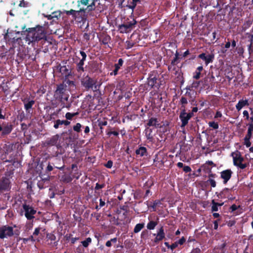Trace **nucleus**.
<instances>
[{
  "label": "nucleus",
  "mask_w": 253,
  "mask_h": 253,
  "mask_svg": "<svg viewBox=\"0 0 253 253\" xmlns=\"http://www.w3.org/2000/svg\"><path fill=\"white\" fill-rule=\"evenodd\" d=\"M25 41L28 44H35L42 40H46V32L42 26H37L35 28L27 29Z\"/></svg>",
  "instance_id": "1"
},
{
  "label": "nucleus",
  "mask_w": 253,
  "mask_h": 253,
  "mask_svg": "<svg viewBox=\"0 0 253 253\" xmlns=\"http://www.w3.org/2000/svg\"><path fill=\"white\" fill-rule=\"evenodd\" d=\"M67 91V85L64 84L58 85L54 92V97L59 100L61 102L63 100L67 101L69 98V95L66 94Z\"/></svg>",
  "instance_id": "2"
},
{
  "label": "nucleus",
  "mask_w": 253,
  "mask_h": 253,
  "mask_svg": "<svg viewBox=\"0 0 253 253\" xmlns=\"http://www.w3.org/2000/svg\"><path fill=\"white\" fill-rule=\"evenodd\" d=\"M231 156L233 158V164L238 169H243L247 167V164L243 163L244 158L242 157L241 153L238 151H236L231 153Z\"/></svg>",
  "instance_id": "3"
},
{
  "label": "nucleus",
  "mask_w": 253,
  "mask_h": 253,
  "mask_svg": "<svg viewBox=\"0 0 253 253\" xmlns=\"http://www.w3.org/2000/svg\"><path fill=\"white\" fill-rule=\"evenodd\" d=\"M37 211L35 210L32 206L26 204L22 205L21 209V215L23 214L28 220H31L35 218V214L36 213Z\"/></svg>",
  "instance_id": "4"
},
{
  "label": "nucleus",
  "mask_w": 253,
  "mask_h": 253,
  "mask_svg": "<svg viewBox=\"0 0 253 253\" xmlns=\"http://www.w3.org/2000/svg\"><path fill=\"white\" fill-rule=\"evenodd\" d=\"M82 83L83 85L87 89H91L93 91L97 89L95 81L87 76L83 79Z\"/></svg>",
  "instance_id": "5"
},
{
  "label": "nucleus",
  "mask_w": 253,
  "mask_h": 253,
  "mask_svg": "<svg viewBox=\"0 0 253 253\" xmlns=\"http://www.w3.org/2000/svg\"><path fill=\"white\" fill-rule=\"evenodd\" d=\"M136 23V21L132 19L131 20L120 25L119 29L121 33H127L132 29Z\"/></svg>",
  "instance_id": "6"
},
{
  "label": "nucleus",
  "mask_w": 253,
  "mask_h": 253,
  "mask_svg": "<svg viewBox=\"0 0 253 253\" xmlns=\"http://www.w3.org/2000/svg\"><path fill=\"white\" fill-rule=\"evenodd\" d=\"M13 235V228L8 226H3L0 228V238L4 239Z\"/></svg>",
  "instance_id": "7"
},
{
  "label": "nucleus",
  "mask_w": 253,
  "mask_h": 253,
  "mask_svg": "<svg viewBox=\"0 0 253 253\" xmlns=\"http://www.w3.org/2000/svg\"><path fill=\"white\" fill-rule=\"evenodd\" d=\"M198 57L203 60L205 62L206 65L207 66L209 64L213 61L214 55L213 53L206 54L205 53H202L199 54Z\"/></svg>",
  "instance_id": "8"
},
{
  "label": "nucleus",
  "mask_w": 253,
  "mask_h": 253,
  "mask_svg": "<svg viewBox=\"0 0 253 253\" xmlns=\"http://www.w3.org/2000/svg\"><path fill=\"white\" fill-rule=\"evenodd\" d=\"M147 126H153L155 128L161 127L160 120L157 118L151 117L148 120Z\"/></svg>",
  "instance_id": "9"
},
{
  "label": "nucleus",
  "mask_w": 253,
  "mask_h": 253,
  "mask_svg": "<svg viewBox=\"0 0 253 253\" xmlns=\"http://www.w3.org/2000/svg\"><path fill=\"white\" fill-rule=\"evenodd\" d=\"M232 174V171L231 169L224 170L220 172V176L223 179L224 184L226 183L227 181L230 179Z\"/></svg>",
  "instance_id": "10"
},
{
  "label": "nucleus",
  "mask_w": 253,
  "mask_h": 253,
  "mask_svg": "<svg viewBox=\"0 0 253 253\" xmlns=\"http://www.w3.org/2000/svg\"><path fill=\"white\" fill-rule=\"evenodd\" d=\"M154 235L156 236V237L154 239V242L155 243H157L162 240L165 237V234L163 227H161L158 231L157 233L154 234Z\"/></svg>",
  "instance_id": "11"
},
{
  "label": "nucleus",
  "mask_w": 253,
  "mask_h": 253,
  "mask_svg": "<svg viewBox=\"0 0 253 253\" xmlns=\"http://www.w3.org/2000/svg\"><path fill=\"white\" fill-rule=\"evenodd\" d=\"M10 189V181L7 178L0 181V190L8 191Z\"/></svg>",
  "instance_id": "12"
},
{
  "label": "nucleus",
  "mask_w": 253,
  "mask_h": 253,
  "mask_svg": "<svg viewBox=\"0 0 253 253\" xmlns=\"http://www.w3.org/2000/svg\"><path fill=\"white\" fill-rule=\"evenodd\" d=\"M179 118L182 122V127L185 126L188 124V121L190 120L187 115V113L185 111H183L180 113Z\"/></svg>",
  "instance_id": "13"
},
{
  "label": "nucleus",
  "mask_w": 253,
  "mask_h": 253,
  "mask_svg": "<svg viewBox=\"0 0 253 253\" xmlns=\"http://www.w3.org/2000/svg\"><path fill=\"white\" fill-rule=\"evenodd\" d=\"M124 61L122 58H120L118 60V62L115 64V69L114 71L110 73L111 75L116 76L118 74V71L120 69L121 67L123 65Z\"/></svg>",
  "instance_id": "14"
},
{
  "label": "nucleus",
  "mask_w": 253,
  "mask_h": 253,
  "mask_svg": "<svg viewBox=\"0 0 253 253\" xmlns=\"http://www.w3.org/2000/svg\"><path fill=\"white\" fill-rule=\"evenodd\" d=\"M248 100L247 99L245 100H240L239 101L238 103L236 105V108L238 111H240L243 107L246 105H248Z\"/></svg>",
  "instance_id": "15"
},
{
  "label": "nucleus",
  "mask_w": 253,
  "mask_h": 253,
  "mask_svg": "<svg viewBox=\"0 0 253 253\" xmlns=\"http://www.w3.org/2000/svg\"><path fill=\"white\" fill-rule=\"evenodd\" d=\"M70 124V122L66 121V120H57L55 122V124L54 125V127L56 129L58 128L59 127V126L60 125H64L65 126H68Z\"/></svg>",
  "instance_id": "16"
},
{
  "label": "nucleus",
  "mask_w": 253,
  "mask_h": 253,
  "mask_svg": "<svg viewBox=\"0 0 253 253\" xmlns=\"http://www.w3.org/2000/svg\"><path fill=\"white\" fill-rule=\"evenodd\" d=\"M136 154L140 156H144L147 155V149L144 147H140L138 149L136 150Z\"/></svg>",
  "instance_id": "17"
},
{
  "label": "nucleus",
  "mask_w": 253,
  "mask_h": 253,
  "mask_svg": "<svg viewBox=\"0 0 253 253\" xmlns=\"http://www.w3.org/2000/svg\"><path fill=\"white\" fill-rule=\"evenodd\" d=\"M12 130V126L11 125H7L2 127V135H6L10 133Z\"/></svg>",
  "instance_id": "18"
},
{
  "label": "nucleus",
  "mask_w": 253,
  "mask_h": 253,
  "mask_svg": "<svg viewBox=\"0 0 253 253\" xmlns=\"http://www.w3.org/2000/svg\"><path fill=\"white\" fill-rule=\"evenodd\" d=\"M152 129L151 128H146L145 130V136L147 139L152 141L153 136L152 135Z\"/></svg>",
  "instance_id": "19"
},
{
  "label": "nucleus",
  "mask_w": 253,
  "mask_h": 253,
  "mask_svg": "<svg viewBox=\"0 0 253 253\" xmlns=\"http://www.w3.org/2000/svg\"><path fill=\"white\" fill-rule=\"evenodd\" d=\"M253 132V123H250L248 125V129L246 137H251Z\"/></svg>",
  "instance_id": "20"
},
{
  "label": "nucleus",
  "mask_w": 253,
  "mask_h": 253,
  "mask_svg": "<svg viewBox=\"0 0 253 253\" xmlns=\"http://www.w3.org/2000/svg\"><path fill=\"white\" fill-rule=\"evenodd\" d=\"M35 101L34 100H30L27 102H24L25 109L28 111L29 109H31L33 105L34 104Z\"/></svg>",
  "instance_id": "21"
},
{
  "label": "nucleus",
  "mask_w": 253,
  "mask_h": 253,
  "mask_svg": "<svg viewBox=\"0 0 253 253\" xmlns=\"http://www.w3.org/2000/svg\"><path fill=\"white\" fill-rule=\"evenodd\" d=\"M144 223H138L137 224L134 228V232L135 233H137L140 231V230L144 227Z\"/></svg>",
  "instance_id": "22"
},
{
  "label": "nucleus",
  "mask_w": 253,
  "mask_h": 253,
  "mask_svg": "<svg viewBox=\"0 0 253 253\" xmlns=\"http://www.w3.org/2000/svg\"><path fill=\"white\" fill-rule=\"evenodd\" d=\"M157 225V222L154 221H150L147 225V228L149 230H153Z\"/></svg>",
  "instance_id": "23"
},
{
  "label": "nucleus",
  "mask_w": 253,
  "mask_h": 253,
  "mask_svg": "<svg viewBox=\"0 0 253 253\" xmlns=\"http://www.w3.org/2000/svg\"><path fill=\"white\" fill-rule=\"evenodd\" d=\"M78 114H79L78 112L74 113H71L68 112L65 114V117L67 120H72L73 117L78 115Z\"/></svg>",
  "instance_id": "24"
},
{
  "label": "nucleus",
  "mask_w": 253,
  "mask_h": 253,
  "mask_svg": "<svg viewBox=\"0 0 253 253\" xmlns=\"http://www.w3.org/2000/svg\"><path fill=\"white\" fill-rule=\"evenodd\" d=\"M91 242V239L89 237L86 238V239L84 241H82L81 243L83 245V246L86 248L88 247L89 244Z\"/></svg>",
  "instance_id": "25"
},
{
  "label": "nucleus",
  "mask_w": 253,
  "mask_h": 253,
  "mask_svg": "<svg viewBox=\"0 0 253 253\" xmlns=\"http://www.w3.org/2000/svg\"><path fill=\"white\" fill-rule=\"evenodd\" d=\"M84 60H81L80 62L78 63L77 65L78 71H83L84 68L83 65L84 64Z\"/></svg>",
  "instance_id": "26"
},
{
  "label": "nucleus",
  "mask_w": 253,
  "mask_h": 253,
  "mask_svg": "<svg viewBox=\"0 0 253 253\" xmlns=\"http://www.w3.org/2000/svg\"><path fill=\"white\" fill-rule=\"evenodd\" d=\"M219 206H221V205H219L217 203L214 202V201H212V207H211V210L212 211H218V207Z\"/></svg>",
  "instance_id": "27"
},
{
  "label": "nucleus",
  "mask_w": 253,
  "mask_h": 253,
  "mask_svg": "<svg viewBox=\"0 0 253 253\" xmlns=\"http://www.w3.org/2000/svg\"><path fill=\"white\" fill-rule=\"evenodd\" d=\"M117 239L116 238H114L111 239L110 240L108 241L106 243V246L108 247H110L112 246V242L113 243H116L117 242Z\"/></svg>",
  "instance_id": "28"
},
{
  "label": "nucleus",
  "mask_w": 253,
  "mask_h": 253,
  "mask_svg": "<svg viewBox=\"0 0 253 253\" xmlns=\"http://www.w3.org/2000/svg\"><path fill=\"white\" fill-rule=\"evenodd\" d=\"M156 81V78L155 77L150 78L148 80V84L149 85L153 86L154 85Z\"/></svg>",
  "instance_id": "29"
},
{
  "label": "nucleus",
  "mask_w": 253,
  "mask_h": 253,
  "mask_svg": "<svg viewBox=\"0 0 253 253\" xmlns=\"http://www.w3.org/2000/svg\"><path fill=\"white\" fill-rule=\"evenodd\" d=\"M80 12L78 11H75L74 10H70L69 11H66V14H70V15H72L75 18H76V14L77 13H79Z\"/></svg>",
  "instance_id": "30"
},
{
  "label": "nucleus",
  "mask_w": 253,
  "mask_h": 253,
  "mask_svg": "<svg viewBox=\"0 0 253 253\" xmlns=\"http://www.w3.org/2000/svg\"><path fill=\"white\" fill-rule=\"evenodd\" d=\"M251 137H248L245 136V137L244 138L245 145L247 147H249L251 145V142L250 141V139H251Z\"/></svg>",
  "instance_id": "31"
},
{
  "label": "nucleus",
  "mask_w": 253,
  "mask_h": 253,
  "mask_svg": "<svg viewBox=\"0 0 253 253\" xmlns=\"http://www.w3.org/2000/svg\"><path fill=\"white\" fill-rule=\"evenodd\" d=\"M210 126L212 127L214 129H217L218 128V125L217 123L214 122H210L209 123Z\"/></svg>",
  "instance_id": "32"
},
{
  "label": "nucleus",
  "mask_w": 253,
  "mask_h": 253,
  "mask_svg": "<svg viewBox=\"0 0 253 253\" xmlns=\"http://www.w3.org/2000/svg\"><path fill=\"white\" fill-rule=\"evenodd\" d=\"M81 127L82 125H81V124L77 123L75 126H74L73 129L74 131L79 132L81 131Z\"/></svg>",
  "instance_id": "33"
},
{
  "label": "nucleus",
  "mask_w": 253,
  "mask_h": 253,
  "mask_svg": "<svg viewBox=\"0 0 253 253\" xmlns=\"http://www.w3.org/2000/svg\"><path fill=\"white\" fill-rule=\"evenodd\" d=\"M137 2H138L137 1H136L135 0H132V1L131 3V4L130 5H129L128 6L129 8L131 9L132 10V11H133Z\"/></svg>",
  "instance_id": "34"
},
{
  "label": "nucleus",
  "mask_w": 253,
  "mask_h": 253,
  "mask_svg": "<svg viewBox=\"0 0 253 253\" xmlns=\"http://www.w3.org/2000/svg\"><path fill=\"white\" fill-rule=\"evenodd\" d=\"M53 18H58V17L61 16V12L60 11H54L51 13Z\"/></svg>",
  "instance_id": "35"
},
{
  "label": "nucleus",
  "mask_w": 253,
  "mask_h": 253,
  "mask_svg": "<svg viewBox=\"0 0 253 253\" xmlns=\"http://www.w3.org/2000/svg\"><path fill=\"white\" fill-rule=\"evenodd\" d=\"M201 72L196 70L193 75V78L195 79H199L200 78Z\"/></svg>",
  "instance_id": "36"
},
{
  "label": "nucleus",
  "mask_w": 253,
  "mask_h": 253,
  "mask_svg": "<svg viewBox=\"0 0 253 253\" xmlns=\"http://www.w3.org/2000/svg\"><path fill=\"white\" fill-rule=\"evenodd\" d=\"M209 181L211 187H215L216 186V182L214 179H210Z\"/></svg>",
  "instance_id": "37"
},
{
  "label": "nucleus",
  "mask_w": 253,
  "mask_h": 253,
  "mask_svg": "<svg viewBox=\"0 0 253 253\" xmlns=\"http://www.w3.org/2000/svg\"><path fill=\"white\" fill-rule=\"evenodd\" d=\"M41 228L40 227H38V228H36L35 229V231L33 233V236H38L39 233H40V231L41 230Z\"/></svg>",
  "instance_id": "38"
},
{
  "label": "nucleus",
  "mask_w": 253,
  "mask_h": 253,
  "mask_svg": "<svg viewBox=\"0 0 253 253\" xmlns=\"http://www.w3.org/2000/svg\"><path fill=\"white\" fill-rule=\"evenodd\" d=\"M185 242V239L184 237H182L180 240H179L176 243H178V245L179 244L180 245H183V243Z\"/></svg>",
  "instance_id": "39"
},
{
  "label": "nucleus",
  "mask_w": 253,
  "mask_h": 253,
  "mask_svg": "<svg viewBox=\"0 0 253 253\" xmlns=\"http://www.w3.org/2000/svg\"><path fill=\"white\" fill-rule=\"evenodd\" d=\"M47 238L51 241H54L55 239V236L53 234H48L47 235Z\"/></svg>",
  "instance_id": "40"
},
{
  "label": "nucleus",
  "mask_w": 253,
  "mask_h": 253,
  "mask_svg": "<svg viewBox=\"0 0 253 253\" xmlns=\"http://www.w3.org/2000/svg\"><path fill=\"white\" fill-rule=\"evenodd\" d=\"M80 54H81V56L82 57V58L81 60L85 61V59H86V53L84 51H80Z\"/></svg>",
  "instance_id": "41"
},
{
  "label": "nucleus",
  "mask_w": 253,
  "mask_h": 253,
  "mask_svg": "<svg viewBox=\"0 0 253 253\" xmlns=\"http://www.w3.org/2000/svg\"><path fill=\"white\" fill-rule=\"evenodd\" d=\"M183 170L185 172H190L191 171V169L190 167L186 166H184L183 167Z\"/></svg>",
  "instance_id": "42"
},
{
  "label": "nucleus",
  "mask_w": 253,
  "mask_h": 253,
  "mask_svg": "<svg viewBox=\"0 0 253 253\" xmlns=\"http://www.w3.org/2000/svg\"><path fill=\"white\" fill-rule=\"evenodd\" d=\"M105 167L107 168H111L113 166V163L111 161H108V162L105 164Z\"/></svg>",
  "instance_id": "43"
},
{
  "label": "nucleus",
  "mask_w": 253,
  "mask_h": 253,
  "mask_svg": "<svg viewBox=\"0 0 253 253\" xmlns=\"http://www.w3.org/2000/svg\"><path fill=\"white\" fill-rule=\"evenodd\" d=\"M177 246H178V243L175 242L170 246L169 249H170L171 250H173L175 248H176Z\"/></svg>",
  "instance_id": "44"
},
{
  "label": "nucleus",
  "mask_w": 253,
  "mask_h": 253,
  "mask_svg": "<svg viewBox=\"0 0 253 253\" xmlns=\"http://www.w3.org/2000/svg\"><path fill=\"white\" fill-rule=\"evenodd\" d=\"M103 187H104L103 184H99L98 183H96V186L95 187V189L98 190V189L102 188Z\"/></svg>",
  "instance_id": "45"
},
{
  "label": "nucleus",
  "mask_w": 253,
  "mask_h": 253,
  "mask_svg": "<svg viewBox=\"0 0 253 253\" xmlns=\"http://www.w3.org/2000/svg\"><path fill=\"white\" fill-rule=\"evenodd\" d=\"M28 3L27 2H25L23 1H21L20 3H19V6L21 7H27L28 5Z\"/></svg>",
  "instance_id": "46"
},
{
  "label": "nucleus",
  "mask_w": 253,
  "mask_h": 253,
  "mask_svg": "<svg viewBox=\"0 0 253 253\" xmlns=\"http://www.w3.org/2000/svg\"><path fill=\"white\" fill-rule=\"evenodd\" d=\"M243 114L244 116L246 117L247 119H248V120L249 119V113L247 110H244L243 111Z\"/></svg>",
  "instance_id": "47"
},
{
  "label": "nucleus",
  "mask_w": 253,
  "mask_h": 253,
  "mask_svg": "<svg viewBox=\"0 0 253 253\" xmlns=\"http://www.w3.org/2000/svg\"><path fill=\"white\" fill-rule=\"evenodd\" d=\"M44 17L47 18L48 20H51L53 19L52 16L51 14H42Z\"/></svg>",
  "instance_id": "48"
},
{
  "label": "nucleus",
  "mask_w": 253,
  "mask_h": 253,
  "mask_svg": "<svg viewBox=\"0 0 253 253\" xmlns=\"http://www.w3.org/2000/svg\"><path fill=\"white\" fill-rule=\"evenodd\" d=\"M222 117V113L220 111H217L214 116L215 118H221Z\"/></svg>",
  "instance_id": "49"
},
{
  "label": "nucleus",
  "mask_w": 253,
  "mask_h": 253,
  "mask_svg": "<svg viewBox=\"0 0 253 253\" xmlns=\"http://www.w3.org/2000/svg\"><path fill=\"white\" fill-rule=\"evenodd\" d=\"M99 208H101V207H103L105 205V203L101 199L99 200Z\"/></svg>",
  "instance_id": "50"
},
{
  "label": "nucleus",
  "mask_w": 253,
  "mask_h": 253,
  "mask_svg": "<svg viewBox=\"0 0 253 253\" xmlns=\"http://www.w3.org/2000/svg\"><path fill=\"white\" fill-rule=\"evenodd\" d=\"M94 6V2H92L91 4L88 5L87 7V9L90 11L92 10L93 9V6Z\"/></svg>",
  "instance_id": "51"
},
{
  "label": "nucleus",
  "mask_w": 253,
  "mask_h": 253,
  "mask_svg": "<svg viewBox=\"0 0 253 253\" xmlns=\"http://www.w3.org/2000/svg\"><path fill=\"white\" fill-rule=\"evenodd\" d=\"M161 204V202L159 201H155L154 203H153V208H155L157 206H158V205L160 204Z\"/></svg>",
  "instance_id": "52"
},
{
  "label": "nucleus",
  "mask_w": 253,
  "mask_h": 253,
  "mask_svg": "<svg viewBox=\"0 0 253 253\" xmlns=\"http://www.w3.org/2000/svg\"><path fill=\"white\" fill-rule=\"evenodd\" d=\"M181 102L183 104H186L187 103L186 98L185 97H182L181 99Z\"/></svg>",
  "instance_id": "53"
},
{
  "label": "nucleus",
  "mask_w": 253,
  "mask_h": 253,
  "mask_svg": "<svg viewBox=\"0 0 253 253\" xmlns=\"http://www.w3.org/2000/svg\"><path fill=\"white\" fill-rule=\"evenodd\" d=\"M79 240L78 238H72L70 239L72 244H74L77 240Z\"/></svg>",
  "instance_id": "54"
},
{
  "label": "nucleus",
  "mask_w": 253,
  "mask_h": 253,
  "mask_svg": "<svg viewBox=\"0 0 253 253\" xmlns=\"http://www.w3.org/2000/svg\"><path fill=\"white\" fill-rule=\"evenodd\" d=\"M200 252L201 251L199 249L196 248L193 250L191 253H200Z\"/></svg>",
  "instance_id": "55"
},
{
  "label": "nucleus",
  "mask_w": 253,
  "mask_h": 253,
  "mask_svg": "<svg viewBox=\"0 0 253 253\" xmlns=\"http://www.w3.org/2000/svg\"><path fill=\"white\" fill-rule=\"evenodd\" d=\"M230 208H231V211H236L238 207L236 205H232V206Z\"/></svg>",
  "instance_id": "56"
},
{
  "label": "nucleus",
  "mask_w": 253,
  "mask_h": 253,
  "mask_svg": "<svg viewBox=\"0 0 253 253\" xmlns=\"http://www.w3.org/2000/svg\"><path fill=\"white\" fill-rule=\"evenodd\" d=\"M64 70H67V73L65 74V76H66L67 74H69V72H68V71L67 70L65 66H63L62 67H61L60 68V72H62V71H64Z\"/></svg>",
  "instance_id": "57"
},
{
  "label": "nucleus",
  "mask_w": 253,
  "mask_h": 253,
  "mask_svg": "<svg viewBox=\"0 0 253 253\" xmlns=\"http://www.w3.org/2000/svg\"><path fill=\"white\" fill-rule=\"evenodd\" d=\"M81 2L82 4L84 5H87L88 2V0H81Z\"/></svg>",
  "instance_id": "58"
},
{
  "label": "nucleus",
  "mask_w": 253,
  "mask_h": 253,
  "mask_svg": "<svg viewBox=\"0 0 253 253\" xmlns=\"http://www.w3.org/2000/svg\"><path fill=\"white\" fill-rule=\"evenodd\" d=\"M89 130H90V128H89V126H85V129H84V132L85 133H87L89 132Z\"/></svg>",
  "instance_id": "59"
},
{
  "label": "nucleus",
  "mask_w": 253,
  "mask_h": 253,
  "mask_svg": "<svg viewBox=\"0 0 253 253\" xmlns=\"http://www.w3.org/2000/svg\"><path fill=\"white\" fill-rule=\"evenodd\" d=\"M230 45H231V43H230V42H228L226 43V44L225 45V47L226 48H228L230 47Z\"/></svg>",
  "instance_id": "60"
},
{
  "label": "nucleus",
  "mask_w": 253,
  "mask_h": 253,
  "mask_svg": "<svg viewBox=\"0 0 253 253\" xmlns=\"http://www.w3.org/2000/svg\"><path fill=\"white\" fill-rule=\"evenodd\" d=\"M47 169L48 171H51L53 169V167L50 165H48L47 167Z\"/></svg>",
  "instance_id": "61"
},
{
  "label": "nucleus",
  "mask_w": 253,
  "mask_h": 253,
  "mask_svg": "<svg viewBox=\"0 0 253 253\" xmlns=\"http://www.w3.org/2000/svg\"><path fill=\"white\" fill-rule=\"evenodd\" d=\"M203 69V66H199L197 69H196V71H199L200 72H201V71H202Z\"/></svg>",
  "instance_id": "62"
},
{
  "label": "nucleus",
  "mask_w": 253,
  "mask_h": 253,
  "mask_svg": "<svg viewBox=\"0 0 253 253\" xmlns=\"http://www.w3.org/2000/svg\"><path fill=\"white\" fill-rule=\"evenodd\" d=\"M177 167L179 168H182L183 167V164L181 162H178L177 164Z\"/></svg>",
  "instance_id": "63"
},
{
  "label": "nucleus",
  "mask_w": 253,
  "mask_h": 253,
  "mask_svg": "<svg viewBox=\"0 0 253 253\" xmlns=\"http://www.w3.org/2000/svg\"><path fill=\"white\" fill-rule=\"evenodd\" d=\"M187 115L188 117V118L190 119V118L193 116V113L191 112L189 113H187Z\"/></svg>",
  "instance_id": "64"
}]
</instances>
